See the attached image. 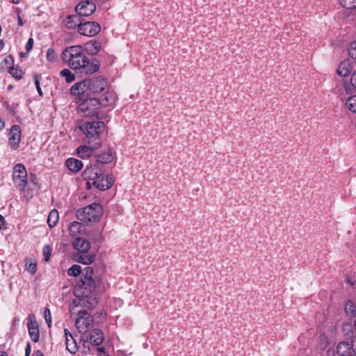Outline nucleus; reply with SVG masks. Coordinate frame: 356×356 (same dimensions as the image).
I'll list each match as a JSON object with an SVG mask.
<instances>
[{
	"instance_id": "obj_18",
	"label": "nucleus",
	"mask_w": 356,
	"mask_h": 356,
	"mask_svg": "<svg viewBox=\"0 0 356 356\" xmlns=\"http://www.w3.org/2000/svg\"><path fill=\"white\" fill-rule=\"evenodd\" d=\"M65 165L67 168L73 172H79L83 166L81 161L74 158L68 159L65 162Z\"/></svg>"
},
{
	"instance_id": "obj_24",
	"label": "nucleus",
	"mask_w": 356,
	"mask_h": 356,
	"mask_svg": "<svg viewBox=\"0 0 356 356\" xmlns=\"http://www.w3.org/2000/svg\"><path fill=\"white\" fill-rule=\"evenodd\" d=\"M113 159V156L111 153H104L98 156L96 164L101 165L102 166V169H104V164L111 163Z\"/></svg>"
},
{
	"instance_id": "obj_28",
	"label": "nucleus",
	"mask_w": 356,
	"mask_h": 356,
	"mask_svg": "<svg viewBox=\"0 0 356 356\" xmlns=\"http://www.w3.org/2000/svg\"><path fill=\"white\" fill-rule=\"evenodd\" d=\"M346 106L349 111L356 113V95L348 97L346 102Z\"/></svg>"
},
{
	"instance_id": "obj_52",
	"label": "nucleus",
	"mask_w": 356,
	"mask_h": 356,
	"mask_svg": "<svg viewBox=\"0 0 356 356\" xmlns=\"http://www.w3.org/2000/svg\"><path fill=\"white\" fill-rule=\"evenodd\" d=\"M65 339H70L71 337H73L72 334L70 332V331L67 329H65L64 330Z\"/></svg>"
},
{
	"instance_id": "obj_14",
	"label": "nucleus",
	"mask_w": 356,
	"mask_h": 356,
	"mask_svg": "<svg viewBox=\"0 0 356 356\" xmlns=\"http://www.w3.org/2000/svg\"><path fill=\"white\" fill-rule=\"evenodd\" d=\"M107 83L104 79L96 77L90 79V92L98 93L102 92L106 87Z\"/></svg>"
},
{
	"instance_id": "obj_38",
	"label": "nucleus",
	"mask_w": 356,
	"mask_h": 356,
	"mask_svg": "<svg viewBox=\"0 0 356 356\" xmlns=\"http://www.w3.org/2000/svg\"><path fill=\"white\" fill-rule=\"evenodd\" d=\"M29 336L33 341L38 342L39 341V339H40L39 329L30 330H29Z\"/></svg>"
},
{
	"instance_id": "obj_4",
	"label": "nucleus",
	"mask_w": 356,
	"mask_h": 356,
	"mask_svg": "<svg viewBox=\"0 0 356 356\" xmlns=\"http://www.w3.org/2000/svg\"><path fill=\"white\" fill-rule=\"evenodd\" d=\"M80 130L90 141H100L99 136L104 131L105 124L102 121H86L79 126Z\"/></svg>"
},
{
	"instance_id": "obj_43",
	"label": "nucleus",
	"mask_w": 356,
	"mask_h": 356,
	"mask_svg": "<svg viewBox=\"0 0 356 356\" xmlns=\"http://www.w3.org/2000/svg\"><path fill=\"white\" fill-rule=\"evenodd\" d=\"M44 319L49 326V327H51V312L49 309L46 308L44 312Z\"/></svg>"
},
{
	"instance_id": "obj_12",
	"label": "nucleus",
	"mask_w": 356,
	"mask_h": 356,
	"mask_svg": "<svg viewBox=\"0 0 356 356\" xmlns=\"http://www.w3.org/2000/svg\"><path fill=\"white\" fill-rule=\"evenodd\" d=\"M103 171L104 169H102L101 165L95 164L94 165L87 167L83 172V176L86 179L89 180V183H92Z\"/></svg>"
},
{
	"instance_id": "obj_1",
	"label": "nucleus",
	"mask_w": 356,
	"mask_h": 356,
	"mask_svg": "<svg viewBox=\"0 0 356 356\" xmlns=\"http://www.w3.org/2000/svg\"><path fill=\"white\" fill-rule=\"evenodd\" d=\"M61 56L63 61L74 70H83L86 74H92L99 68V61H90L80 45L66 47Z\"/></svg>"
},
{
	"instance_id": "obj_48",
	"label": "nucleus",
	"mask_w": 356,
	"mask_h": 356,
	"mask_svg": "<svg viewBox=\"0 0 356 356\" xmlns=\"http://www.w3.org/2000/svg\"><path fill=\"white\" fill-rule=\"evenodd\" d=\"M3 62L6 63V65H10L13 62V58L12 56H10V55L7 56L4 58Z\"/></svg>"
},
{
	"instance_id": "obj_23",
	"label": "nucleus",
	"mask_w": 356,
	"mask_h": 356,
	"mask_svg": "<svg viewBox=\"0 0 356 356\" xmlns=\"http://www.w3.org/2000/svg\"><path fill=\"white\" fill-rule=\"evenodd\" d=\"M59 219V214L58 211L53 209L49 213L47 218V223L50 227H54L56 226Z\"/></svg>"
},
{
	"instance_id": "obj_57",
	"label": "nucleus",
	"mask_w": 356,
	"mask_h": 356,
	"mask_svg": "<svg viewBox=\"0 0 356 356\" xmlns=\"http://www.w3.org/2000/svg\"><path fill=\"white\" fill-rule=\"evenodd\" d=\"M0 356H8V355L5 352H0Z\"/></svg>"
},
{
	"instance_id": "obj_2",
	"label": "nucleus",
	"mask_w": 356,
	"mask_h": 356,
	"mask_svg": "<svg viewBox=\"0 0 356 356\" xmlns=\"http://www.w3.org/2000/svg\"><path fill=\"white\" fill-rule=\"evenodd\" d=\"M94 280L81 279L74 287V294L76 299L73 303L76 306L92 309L97 304Z\"/></svg>"
},
{
	"instance_id": "obj_9",
	"label": "nucleus",
	"mask_w": 356,
	"mask_h": 356,
	"mask_svg": "<svg viewBox=\"0 0 356 356\" xmlns=\"http://www.w3.org/2000/svg\"><path fill=\"white\" fill-rule=\"evenodd\" d=\"M114 181L112 177L111 176H104V171L101 172L100 175L97 176V179H95L93 181H92V184L94 185L97 188L105 191L110 188Z\"/></svg>"
},
{
	"instance_id": "obj_19",
	"label": "nucleus",
	"mask_w": 356,
	"mask_h": 356,
	"mask_svg": "<svg viewBox=\"0 0 356 356\" xmlns=\"http://www.w3.org/2000/svg\"><path fill=\"white\" fill-rule=\"evenodd\" d=\"M74 248L79 252H88L90 248V243L86 239L83 238H77L74 243Z\"/></svg>"
},
{
	"instance_id": "obj_32",
	"label": "nucleus",
	"mask_w": 356,
	"mask_h": 356,
	"mask_svg": "<svg viewBox=\"0 0 356 356\" xmlns=\"http://www.w3.org/2000/svg\"><path fill=\"white\" fill-rule=\"evenodd\" d=\"M81 268L79 265L74 264L70 268H69L67 271V274L70 276H74L76 277L77 275H81Z\"/></svg>"
},
{
	"instance_id": "obj_37",
	"label": "nucleus",
	"mask_w": 356,
	"mask_h": 356,
	"mask_svg": "<svg viewBox=\"0 0 356 356\" xmlns=\"http://www.w3.org/2000/svg\"><path fill=\"white\" fill-rule=\"evenodd\" d=\"M348 54L352 58L356 59V40L350 44Z\"/></svg>"
},
{
	"instance_id": "obj_61",
	"label": "nucleus",
	"mask_w": 356,
	"mask_h": 356,
	"mask_svg": "<svg viewBox=\"0 0 356 356\" xmlns=\"http://www.w3.org/2000/svg\"><path fill=\"white\" fill-rule=\"evenodd\" d=\"M349 356H356V354H355V353H352V354H351L350 355H349Z\"/></svg>"
},
{
	"instance_id": "obj_3",
	"label": "nucleus",
	"mask_w": 356,
	"mask_h": 356,
	"mask_svg": "<svg viewBox=\"0 0 356 356\" xmlns=\"http://www.w3.org/2000/svg\"><path fill=\"white\" fill-rule=\"evenodd\" d=\"M79 306H70V316L74 318L75 325L80 332H86L93 323L92 316L86 310H79Z\"/></svg>"
},
{
	"instance_id": "obj_44",
	"label": "nucleus",
	"mask_w": 356,
	"mask_h": 356,
	"mask_svg": "<svg viewBox=\"0 0 356 356\" xmlns=\"http://www.w3.org/2000/svg\"><path fill=\"white\" fill-rule=\"evenodd\" d=\"M343 332L348 335L353 332V326L351 323H345L342 327Z\"/></svg>"
},
{
	"instance_id": "obj_27",
	"label": "nucleus",
	"mask_w": 356,
	"mask_h": 356,
	"mask_svg": "<svg viewBox=\"0 0 356 356\" xmlns=\"http://www.w3.org/2000/svg\"><path fill=\"white\" fill-rule=\"evenodd\" d=\"M60 76L65 78L67 83H71L74 81V74L69 69H63L60 72Z\"/></svg>"
},
{
	"instance_id": "obj_7",
	"label": "nucleus",
	"mask_w": 356,
	"mask_h": 356,
	"mask_svg": "<svg viewBox=\"0 0 356 356\" xmlns=\"http://www.w3.org/2000/svg\"><path fill=\"white\" fill-rule=\"evenodd\" d=\"M13 181L15 186L19 191H23L27 184V172L24 165L16 164L13 168Z\"/></svg>"
},
{
	"instance_id": "obj_25",
	"label": "nucleus",
	"mask_w": 356,
	"mask_h": 356,
	"mask_svg": "<svg viewBox=\"0 0 356 356\" xmlns=\"http://www.w3.org/2000/svg\"><path fill=\"white\" fill-rule=\"evenodd\" d=\"M66 349L71 353H75L77 350V346L73 337L65 339Z\"/></svg>"
},
{
	"instance_id": "obj_54",
	"label": "nucleus",
	"mask_w": 356,
	"mask_h": 356,
	"mask_svg": "<svg viewBox=\"0 0 356 356\" xmlns=\"http://www.w3.org/2000/svg\"><path fill=\"white\" fill-rule=\"evenodd\" d=\"M4 127V122L0 118V131Z\"/></svg>"
},
{
	"instance_id": "obj_26",
	"label": "nucleus",
	"mask_w": 356,
	"mask_h": 356,
	"mask_svg": "<svg viewBox=\"0 0 356 356\" xmlns=\"http://www.w3.org/2000/svg\"><path fill=\"white\" fill-rule=\"evenodd\" d=\"M344 309L346 313L350 316H355L356 315V306L352 301H348L346 303Z\"/></svg>"
},
{
	"instance_id": "obj_16",
	"label": "nucleus",
	"mask_w": 356,
	"mask_h": 356,
	"mask_svg": "<svg viewBox=\"0 0 356 356\" xmlns=\"http://www.w3.org/2000/svg\"><path fill=\"white\" fill-rule=\"evenodd\" d=\"M353 353L350 343L348 341H341L337 346V356H349Z\"/></svg>"
},
{
	"instance_id": "obj_53",
	"label": "nucleus",
	"mask_w": 356,
	"mask_h": 356,
	"mask_svg": "<svg viewBox=\"0 0 356 356\" xmlns=\"http://www.w3.org/2000/svg\"><path fill=\"white\" fill-rule=\"evenodd\" d=\"M4 218L1 215H0V228L3 227L4 226Z\"/></svg>"
},
{
	"instance_id": "obj_29",
	"label": "nucleus",
	"mask_w": 356,
	"mask_h": 356,
	"mask_svg": "<svg viewBox=\"0 0 356 356\" xmlns=\"http://www.w3.org/2000/svg\"><path fill=\"white\" fill-rule=\"evenodd\" d=\"M28 330L38 329V325L34 314H29L27 323Z\"/></svg>"
},
{
	"instance_id": "obj_36",
	"label": "nucleus",
	"mask_w": 356,
	"mask_h": 356,
	"mask_svg": "<svg viewBox=\"0 0 356 356\" xmlns=\"http://www.w3.org/2000/svg\"><path fill=\"white\" fill-rule=\"evenodd\" d=\"M47 59L48 61L54 63L57 59V54L54 49H49L47 51Z\"/></svg>"
},
{
	"instance_id": "obj_50",
	"label": "nucleus",
	"mask_w": 356,
	"mask_h": 356,
	"mask_svg": "<svg viewBox=\"0 0 356 356\" xmlns=\"http://www.w3.org/2000/svg\"><path fill=\"white\" fill-rule=\"evenodd\" d=\"M350 82L356 87V72L352 75Z\"/></svg>"
},
{
	"instance_id": "obj_33",
	"label": "nucleus",
	"mask_w": 356,
	"mask_h": 356,
	"mask_svg": "<svg viewBox=\"0 0 356 356\" xmlns=\"http://www.w3.org/2000/svg\"><path fill=\"white\" fill-rule=\"evenodd\" d=\"M340 4L348 9L356 8V0H339Z\"/></svg>"
},
{
	"instance_id": "obj_34",
	"label": "nucleus",
	"mask_w": 356,
	"mask_h": 356,
	"mask_svg": "<svg viewBox=\"0 0 356 356\" xmlns=\"http://www.w3.org/2000/svg\"><path fill=\"white\" fill-rule=\"evenodd\" d=\"M9 73L17 79H20L23 75L22 70L13 67H9Z\"/></svg>"
},
{
	"instance_id": "obj_55",
	"label": "nucleus",
	"mask_w": 356,
	"mask_h": 356,
	"mask_svg": "<svg viewBox=\"0 0 356 356\" xmlns=\"http://www.w3.org/2000/svg\"><path fill=\"white\" fill-rule=\"evenodd\" d=\"M18 25L19 26H22L23 25L22 19V18L19 16L18 17Z\"/></svg>"
},
{
	"instance_id": "obj_8",
	"label": "nucleus",
	"mask_w": 356,
	"mask_h": 356,
	"mask_svg": "<svg viewBox=\"0 0 356 356\" xmlns=\"http://www.w3.org/2000/svg\"><path fill=\"white\" fill-rule=\"evenodd\" d=\"M100 29V25L97 22L82 21L78 32L85 36L93 37L99 33Z\"/></svg>"
},
{
	"instance_id": "obj_40",
	"label": "nucleus",
	"mask_w": 356,
	"mask_h": 356,
	"mask_svg": "<svg viewBox=\"0 0 356 356\" xmlns=\"http://www.w3.org/2000/svg\"><path fill=\"white\" fill-rule=\"evenodd\" d=\"M40 76L38 75H36L33 77L34 83L36 87L37 91H38V94L40 95V96L42 97L43 93L42 91V88L40 87Z\"/></svg>"
},
{
	"instance_id": "obj_10",
	"label": "nucleus",
	"mask_w": 356,
	"mask_h": 356,
	"mask_svg": "<svg viewBox=\"0 0 356 356\" xmlns=\"http://www.w3.org/2000/svg\"><path fill=\"white\" fill-rule=\"evenodd\" d=\"M96 10V5L90 1H83L76 6V12L81 16H89Z\"/></svg>"
},
{
	"instance_id": "obj_59",
	"label": "nucleus",
	"mask_w": 356,
	"mask_h": 356,
	"mask_svg": "<svg viewBox=\"0 0 356 356\" xmlns=\"http://www.w3.org/2000/svg\"><path fill=\"white\" fill-rule=\"evenodd\" d=\"M97 350H98L99 352H103L104 348L103 347H100V348H98Z\"/></svg>"
},
{
	"instance_id": "obj_41",
	"label": "nucleus",
	"mask_w": 356,
	"mask_h": 356,
	"mask_svg": "<svg viewBox=\"0 0 356 356\" xmlns=\"http://www.w3.org/2000/svg\"><path fill=\"white\" fill-rule=\"evenodd\" d=\"M43 255L45 261H48L50 259L51 248L49 245H45L43 248Z\"/></svg>"
},
{
	"instance_id": "obj_42",
	"label": "nucleus",
	"mask_w": 356,
	"mask_h": 356,
	"mask_svg": "<svg viewBox=\"0 0 356 356\" xmlns=\"http://www.w3.org/2000/svg\"><path fill=\"white\" fill-rule=\"evenodd\" d=\"M81 84L79 83H75L73 85L71 88V92L74 95H80L82 94L81 90H82L81 88Z\"/></svg>"
},
{
	"instance_id": "obj_21",
	"label": "nucleus",
	"mask_w": 356,
	"mask_h": 356,
	"mask_svg": "<svg viewBox=\"0 0 356 356\" xmlns=\"http://www.w3.org/2000/svg\"><path fill=\"white\" fill-rule=\"evenodd\" d=\"M88 252H80L76 258V260L83 264H90L95 260V255L88 254Z\"/></svg>"
},
{
	"instance_id": "obj_20",
	"label": "nucleus",
	"mask_w": 356,
	"mask_h": 356,
	"mask_svg": "<svg viewBox=\"0 0 356 356\" xmlns=\"http://www.w3.org/2000/svg\"><path fill=\"white\" fill-rule=\"evenodd\" d=\"M116 99L115 94L112 91H107L99 99L100 106H107L115 102Z\"/></svg>"
},
{
	"instance_id": "obj_39",
	"label": "nucleus",
	"mask_w": 356,
	"mask_h": 356,
	"mask_svg": "<svg viewBox=\"0 0 356 356\" xmlns=\"http://www.w3.org/2000/svg\"><path fill=\"white\" fill-rule=\"evenodd\" d=\"M26 268L29 272L31 274H34L37 270V265L35 263L32 262L31 261L27 260L26 263Z\"/></svg>"
},
{
	"instance_id": "obj_30",
	"label": "nucleus",
	"mask_w": 356,
	"mask_h": 356,
	"mask_svg": "<svg viewBox=\"0 0 356 356\" xmlns=\"http://www.w3.org/2000/svg\"><path fill=\"white\" fill-rule=\"evenodd\" d=\"M81 227L82 226L80 222L74 221L70 224L69 231L72 234L76 235L77 233L80 232Z\"/></svg>"
},
{
	"instance_id": "obj_56",
	"label": "nucleus",
	"mask_w": 356,
	"mask_h": 356,
	"mask_svg": "<svg viewBox=\"0 0 356 356\" xmlns=\"http://www.w3.org/2000/svg\"><path fill=\"white\" fill-rule=\"evenodd\" d=\"M4 47V43L2 40H0V51L3 49Z\"/></svg>"
},
{
	"instance_id": "obj_6",
	"label": "nucleus",
	"mask_w": 356,
	"mask_h": 356,
	"mask_svg": "<svg viewBox=\"0 0 356 356\" xmlns=\"http://www.w3.org/2000/svg\"><path fill=\"white\" fill-rule=\"evenodd\" d=\"M100 108L99 99L97 98H90L84 100L79 106V111L85 116L95 117L101 118L99 115Z\"/></svg>"
},
{
	"instance_id": "obj_58",
	"label": "nucleus",
	"mask_w": 356,
	"mask_h": 356,
	"mask_svg": "<svg viewBox=\"0 0 356 356\" xmlns=\"http://www.w3.org/2000/svg\"><path fill=\"white\" fill-rule=\"evenodd\" d=\"M12 2L15 4H17L19 2V0H12Z\"/></svg>"
},
{
	"instance_id": "obj_15",
	"label": "nucleus",
	"mask_w": 356,
	"mask_h": 356,
	"mask_svg": "<svg viewBox=\"0 0 356 356\" xmlns=\"http://www.w3.org/2000/svg\"><path fill=\"white\" fill-rule=\"evenodd\" d=\"M82 19L81 17V15L79 14L77 15H69L65 21V26L68 29H75L76 28H79Z\"/></svg>"
},
{
	"instance_id": "obj_5",
	"label": "nucleus",
	"mask_w": 356,
	"mask_h": 356,
	"mask_svg": "<svg viewBox=\"0 0 356 356\" xmlns=\"http://www.w3.org/2000/svg\"><path fill=\"white\" fill-rule=\"evenodd\" d=\"M103 213V209L100 204L92 203L76 212L77 218L84 222H93L99 219Z\"/></svg>"
},
{
	"instance_id": "obj_51",
	"label": "nucleus",
	"mask_w": 356,
	"mask_h": 356,
	"mask_svg": "<svg viewBox=\"0 0 356 356\" xmlns=\"http://www.w3.org/2000/svg\"><path fill=\"white\" fill-rule=\"evenodd\" d=\"M65 339H70L71 337H73L72 334L70 332V331L67 329H65L64 330Z\"/></svg>"
},
{
	"instance_id": "obj_31",
	"label": "nucleus",
	"mask_w": 356,
	"mask_h": 356,
	"mask_svg": "<svg viewBox=\"0 0 356 356\" xmlns=\"http://www.w3.org/2000/svg\"><path fill=\"white\" fill-rule=\"evenodd\" d=\"M93 269L92 267L87 266L85 267L81 272V279H88V280H93Z\"/></svg>"
},
{
	"instance_id": "obj_60",
	"label": "nucleus",
	"mask_w": 356,
	"mask_h": 356,
	"mask_svg": "<svg viewBox=\"0 0 356 356\" xmlns=\"http://www.w3.org/2000/svg\"><path fill=\"white\" fill-rule=\"evenodd\" d=\"M38 356H44L43 354L42 353H40L39 351L38 352Z\"/></svg>"
},
{
	"instance_id": "obj_17",
	"label": "nucleus",
	"mask_w": 356,
	"mask_h": 356,
	"mask_svg": "<svg viewBox=\"0 0 356 356\" xmlns=\"http://www.w3.org/2000/svg\"><path fill=\"white\" fill-rule=\"evenodd\" d=\"M352 71V65L348 60H343L339 64L337 72L341 76H348Z\"/></svg>"
},
{
	"instance_id": "obj_46",
	"label": "nucleus",
	"mask_w": 356,
	"mask_h": 356,
	"mask_svg": "<svg viewBox=\"0 0 356 356\" xmlns=\"http://www.w3.org/2000/svg\"><path fill=\"white\" fill-rule=\"evenodd\" d=\"M33 45V38H29L26 44L25 48L27 51H29L32 49Z\"/></svg>"
},
{
	"instance_id": "obj_45",
	"label": "nucleus",
	"mask_w": 356,
	"mask_h": 356,
	"mask_svg": "<svg viewBox=\"0 0 356 356\" xmlns=\"http://www.w3.org/2000/svg\"><path fill=\"white\" fill-rule=\"evenodd\" d=\"M92 45L94 49V50H92V53L94 54H97L101 49L100 43L98 42H94Z\"/></svg>"
},
{
	"instance_id": "obj_49",
	"label": "nucleus",
	"mask_w": 356,
	"mask_h": 356,
	"mask_svg": "<svg viewBox=\"0 0 356 356\" xmlns=\"http://www.w3.org/2000/svg\"><path fill=\"white\" fill-rule=\"evenodd\" d=\"M26 356H29L31 353V345L30 343H27L26 349H25Z\"/></svg>"
},
{
	"instance_id": "obj_22",
	"label": "nucleus",
	"mask_w": 356,
	"mask_h": 356,
	"mask_svg": "<svg viewBox=\"0 0 356 356\" xmlns=\"http://www.w3.org/2000/svg\"><path fill=\"white\" fill-rule=\"evenodd\" d=\"M90 340L91 343L95 346H99L102 344L104 338L101 330L97 329L92 330L90 336Z\"/></svg>"
},
{
	"instance_id": "obj_13",
	"label": "nucleus",
	"mask_w": 356,
	"mask_h": 356,
	"mask_svg": "<svg viewBox=\"0 0 356 356\" xmlns=\"http://www.w3.org/2000/svg\"><path fill=\"white\" fill-rule=\"evenodd\" d=\"M9 137V143L12 148H18L21 141V129L19 125H14L11 127Z\"/></svg>"
},
{
	"instance_id": "obj_35",
	"label": "nucleus",
	"mask_w": 356,
	"mask_h": 356,
	"mask_svg": "<svg viewBox=\"0 0 356 356\" xmlns=\"http://www.w3.org/2000/svg\"><path fill=\"white\" fill-rule=\"evenodd\" d=\"M79 83L81 84V90L82 94L86 93L87 95L90 92V79H84L82 81H80Z\"/></svg>"
},
{
	"instance_id": "obj_11",
	"label": "nucleus",
	"mask_w": 356,
	"mask_h": 356,
	"mask_svg": "<svg viewBox=\"0 0 356 356\" xmlns=\"http://www.w3.org/2000/svg\"><path fill=\"white\" fill-rule=\"evenodd\" d=\"M89 145H83L80 146L77 149V154L81 158H88L90 157L93 151L101 145V141L92 142L90 140H88Z\"/></svg>"
},
{
	"instance_id": "obj_47",
	"label": "nucleus",
	"mask_w": 356,
	"mask_h": 356,
	"mask_svg": "<svg viewBox=\"0 0 356 356\" xmlns=\"http://www.w3.org/2000/svg\"><path fill=\"white\" fill-rule=\"evenodd\" d=\"M350 346L353 353L356 354V336L353 338L350 343Z\"/></svg>"
}]
</instances>
